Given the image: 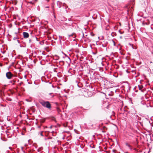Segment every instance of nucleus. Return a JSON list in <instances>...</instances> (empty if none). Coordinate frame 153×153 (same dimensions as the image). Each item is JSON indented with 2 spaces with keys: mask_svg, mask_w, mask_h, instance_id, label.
Listing matches in <instances>:
<instances>
[{
  "mask_svg": "<svg viewBox=\"0 0 153 153\" xmlns=\"http://www.w3.org/2000/svg\"><path fill=\"white\" fill-rule=\"evenodd\" d=\"M125 153H128L127 152H126Z\"/></svg>",
  "mask_w": 153,
  "mask_h": 153,
  "instance_id": "c85d7f7f",
  "label": "nucleus"
},
{
  "mask_svg": "<svg viewBox=\"0 0 153 153\" xmlns=\"http://www.w3.org/2000/svg\"><path fill=\"white\" fill-rule=\"evenodd\" d=\"M2 66V65L1 64H0V66Z\"/></svg>",
  "mask_w": 153,
  "mask_h": 153,
  "instance_id": "412c9836",
  "label": "nucleus"
},
{
  "mask_svg": "<svg viewBox=\"0 0 153 153\" xmlns=\"http://www.w3.org/2000/svg\"><path fill=\"white\" fill-rule=\"evenodd\" d=\"M19 39V37H18V36H16L14 37L13 38V40H17V42H18L19 43V40H18V39Z\"/></svg>",
  "mask_w": 153,
  "mask_h": 153,
  "instance_id": "9d476101",
  "label": "nucleus"
},
{
  "mask_svg": "<svg viewBox=\"0 0 153 153\" xmlns=\"http://www.w3.org/2000/svg\"><path fill=\"white\" fill-rule=\"evenodd\" d=\"M48 79H49L50 78H51V77H47Z\"/></svg>",
  "mask_w": 153,
  "mask_h": 153,
  "instance_id": "5701e85b",
  "label": "nucleus"
},
{
  "mask_svg": "<svg viewBox=\"0 0 153 153\" xmlns=\"http://www.w3.org/2000/svg\"><path fill=\"white\" fill-rule=\"evenodd\" d=\"M48 2L50 0H46Z\"/></svg>",
  "mask_w": 153,
  "mask_h": 153,
  "instance_id": "4be33fe9",
  "label": "nucleus"
},
{
  "mask_svg": "<svg viewBox=\"0 0 153 153\" xmlns=\"http://www.w3.org/2000/svg\"><path fill=\"white\" fill-rule=\"evenodd\" d=\"M22 34L23 37L25 38H28L29 36V33L26 32H23Z\"/></svg>",
  "mask_w": 153,
  "mask_h": 153,
  "instance_id": "f03ea898",
  "label": "nucleus"
},
{
  "mask_svg": "<svg viewBox=\"0 0 153 153\" xmlns=\"http://www.w3.org/2000/svg\"><path fill=\"white\" fill-rule=\"evenodd\" d=\"M48 139V138H44V140H47Z\"/></svg>",
  "mask_w": 153,
  "mask_h": 153,
  "instance_id": "f3484780",
  "label": "nucleus"
},
{
  "mask_svg": "<svg viewBox=\"0 0 153 153\" xmlns=\"http://www.w3.org/2000/svg\"><path fill=\"white\" fill-rule=\"evenodd\" d=\"M119 32L120 34H122L123 33L120 30H119Z\"/></svg>",
  "mask_w": 153,
  "mask_h": 153,
  "instance_id": "ddd939ff",
  "label": "nucleus"
},
{
  "mask_svg": "<svg viewBox=\"0 0 153 153\" xmlns=\"http://www.w3.org/2000/svg\"><path fill=\"white\" fill-rule=\"evenodd\" d=\"M44 131H41L38 132V135L39 137H44V135L43 134Z\"/></svg>",
  "mask_w": 153,
  "mask_h": 153,
  "instance_id": "7ed1b4c3",
  "label": "nucleus"
},
{
  "mask_svg": "<svg viewBox=\"0 0 153 153\" xmlns=\"http://www.w3.org/2000/svg\"><path fill=\"white\" fill-rule=\"evenodd\" d=\"M25 76H26V75H25Z\"/></svg>",
  "mask_w": 153,
  "mask_h": 153,
  "instance_id": "bb28decb",
  "label": "nucleus"
},
{
  "mask_svg": "<svg viewBox=\"0 0 153 153\" xmlns=\"http://www.w3.org/2000/svg\"><path fill=\"white\" fill-rule=\"evenodd\" d=\"M6 76H13V74L10 72H8L6 73Z\"/></svg>",
  "mask_w": 153,
  "mask_h": 153,
  "instance_id": "39448f33",
  "label": "nucleus"
},
{
  "mask_svg": "<svg viewBox=\"0 0 153 153\" xmlns=\"http://www.w3.org/2000/svg\"><path fill=\"white\" fill-rule=\"evenodd\" d=\"M51 94V93H50L49 94Z\"/></svg>",
  "mask_w": 153,
  "mask_h": 153,
  "instance_id": "cd10ccee",
  "label": "nucleus"
},
{
  "mask_svg": "<svg viewBox=\"0 0 153 153\" xmlns=\"http://www.w3.org/2000/svg\"><path fill=\"white\" fill-rule=\"evenodd\" d=\"M126 87H128V88H129V85L128 84H127L126 85Z\"/></svg>",
  "mask_w": 153,
  "mask_h": 153,
  "instance_id": "2eb2a0df",
  "label": "nucleus"
},
{
  "mask_svg": "<svg viewBox=\"0 0 153 153\" xmlns=\"http://www.w3.org/2000/svg\"><path fill=\"white\" fill-rule=\"evenodd\" d=\"M20 79H22V77H20Z\"/></svg>",
  "mask_w": 153,
  "mask_h": 153,
  "instance_id": "393cba45",
  "label": "nucleus"
},
{
  "mask_svg": "<svg viewBox=\"0 0 153 153\" xmlns=\"http://www.w3.org/2000/svg\"><path fill=\"white\" fill-rule=\"evenodd\" d=\"M29 42H31V40L30 39L29 40Z\"/></svg>",
  "mask_w": 153,
  "mask_h": 153,
  "instance_id": "b1692460",
  "label": "nucleus"
},
{
  "mask_svg": "<svg viewBox=\"0 0 153 153\" xmlns=\"http://www.w3.org/2000/svg\"><path fill=\"white\" fill-rule=\"evenodd\" d=\"M52 138V137H48V139H51Z\"/></svg>",
  "mask_w": 153,
  "mask_h": 153,
  "instance_id": "a211bd4d",
  "label": "nucleus"
},
{
  "mask_svg": "<svg viewBox=\"0 0 153 153\" xmlns=\"http://www.w3.org/2000/svg\"><path fill=\"white\" fill-rule=\"evenodd\" d=\"M68 73L69 74H68V76H71L72 75V74H73V73H74V70H71L70 71H68Z\"/></svg>",
  "mask_w": 153,
  "mask_h": 153,
  "instance_id": "20e7f679",
  "label": "nucleus"
},
{
  "mask_svg": "<svg viewBox=\"0 0 153 153\" xmlns=\"http://www.w3.org/2000/svg\"><path fill=\"white\" fill-rule=\"evenodd\" d=\"M29 3H30V4H33V3L32 1H30V2H29Z\"/></svg>",
  "mask_w": 153,
  "mask_h": 153,
  "instance_id": "6ab92c4d",
  "label": "nucleus"
},
{
  "mask_svg": "<svg viewBox=\"0 0 153 153\" xmlns=\"http://www.w3.org/2000/svg\"><path fill=\"white\" fill-rule=\"evenodd\" d=\"M39 103L41 104L44 107L48 108L50 109L51 108V104L49 102L47 101H45L44 100H41L39 101Z\"/></svg>",
  "mask_w": 153,
  "mask_h": 153,
  "instance_id": "f257e3e1",
  "label": "nucleus"
},
{
  "mask_svg": "<svg viewBox=\"0 0 153 153\" xmlns=\"http://www.w3.org/2000/svg\"><path fill=\"white\" fill-rule=\"evenodd\" d=\"M112 43H113V45L114 46H115V42L113 40H112Z\"/></svg>",
  "mask_w": 153,
  "mask_h": 153,
  "instance_id": "9b49d317",
  "label": "nucleus"
},
{
  "mask_svg": "<svg viewBox=\"0 0 153 153\" xmlns=\"http://www.w3.org/2000/svg\"><path fill=\"white\" fill-rule=\"evenodd\" d=\"M126 146H128L131 150L132 149L131 146L128 143H126L125 144Z\"/></svg>",
  "mask_w": 153,
  "mask_h": 153,
  "instance_id": "0eeeda50",
  "label": "nucleus"
},
{
  "mask_svg": "<svg viewBox=\"0 0 153 153\" xmlns=\"http://www.w3.org/2000/svg\"><path fill=\"white\" fill-rule=\"evenodd\" d=\"M35 1H37V0H35Z\"/></svg>",
  "mask_w": 153,
  "mask_h": 153,
  "instance_id": "a878e982",
  "label": "nucleus"
},
{
  "mask_svg": "<svg viewBox=\"0 0 153 153\" xmlns=\"http://www.w3.org/2000/svg\"><path fill=\"white\" fill-rule=\"evenodd\" d=\"M138 87L139 90H141L142 92H143V91L142 90V89L143 88V85H139L138 86Z\"/></svg>",
  "mask_w": 153,
  "mask_h": 153,
  "instance_id": "423d86ee",
  "label": "nucleus"
},
{
  "mask_svg": "<svg viewBox=\"0 0 153 153\" xmlns=\"http://www.w3.org/2000/svg\"><path fill=\"white\" fill-rule=\"evenodd\" d=\"M91 35L92 36H94V34L92 32H91Z\"/></svg>",
  "mask_w": 153,
  "mask_h": 153,
  "instance_id": "f8f14e48",
  "label": "nucleus"
},
{
  "mask_svg": "<svg viewBox=\"0 0 153 153\" xmlns=\"http://www.w3.org/2000/svg\"><path fill=\"white\" fill-rule=\"evenodd\" d=\"M57 4L59 8H60L61 7V3L59 1H57Z\"/></svg>",
  "mask_w": 153,
  "mask_h": 153,
  "instance_id": "1a4fd4ad",
  "label": "nucleus"
},
{
  "mask_svg": "<svg viewBox=\"0 0 153 153\" xmlns=\"http://www.w3.org/2000/svg\"><path fill=\"white\" fill-rule=\"evenodd\" d=\"M68 36L69 37H73V38H75L76 37V35H75V34L74 33H72V34H70V35H68Z\"/></svg>",
  "mask_w": 153,
  "mask_h": 153,
  "instance_id": "6e6552de",
  "label": "nucleus"
},
{
  "mask_svg": "<svg viewBox=\"0 0 153 153\" xmlns=\"http://www.w3.org/2000/svg\"><path fill=\"white\" fill-rule=\"evenodd\" d=\"M67 59H68V60L70 62V61H71V59H70L69 57H67Z\"/></svg>",
  "mask_w": 153,
  "mask_h": 153,
  "instance_id": "4468645a",
  "label": "nucleus"
},
{
  "mask_svg": "<svg viewBox=\"0 0 153 153\" xmlns=\"http://www.w3.org/2000/svg\"><path fill=\"white\" fill-rule=\"evenodd\" d=\"M49 7H48H48H45V8H49Z\"/></svg>",
  "mask_w": 153,
  "mask_h": 153,
  "instance_id": "aec40b11",
  "label": "nucleus"
},
{
  "mask_svg": "<svg viewBox=\"0 0 153 153\" xmlns=\"http://www.w3.org/2000/svg\"><path fill=\"white\" fill-rule=\"evenodd\" d=\"M7 78L9 79H10L12 77H7Z\"/></svg>",
  "mask_w": 153,
  "mask_h": 153,
  "instance_id": "dca6fc26",
  "label": "nucleus"
}]
</instances>
